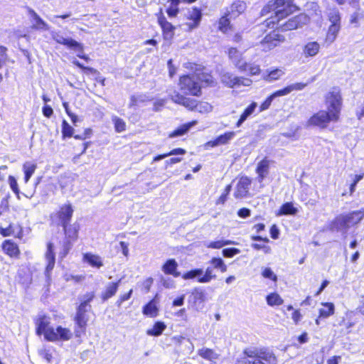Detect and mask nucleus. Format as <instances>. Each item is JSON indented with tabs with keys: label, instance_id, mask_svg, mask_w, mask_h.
<instances>
[{
	"label": "nucleus",
	"instance_id": "f257e3e1",
	"mask_svg": "<svg viewBox=\"0 0 364 364\" xmlns=\"http://www.w3.org/2000/svg\"><path fill=\"white\" fill-rule=\"evenodd\" d=\"M296 9V6L293 4L292 0H274L269 1L264 6L261 11V15L265 16L272 11L274 16H271L266 21L267 26L274 28L275 24H277L281 27L282 31H291L301 27L309 21L306 15L300 14L289 19L285 23H279L282 19L293 13Z\"/></svg>",
	"mask_w": 364,
	"mask_h": 364
},
{
	"label": "nucleus",
	"instance_id": "f03ea898",
	"mask_svg": "<svg viewBox=\"0 0 364 364\" xmlns=\"http://www.w3.org/2000/svg\"><path fill=\"white\" fill-rule=\"evenodd\" d=\"M236 364H278L272 351L266 348L249 347L237 358Z\"/></svg>",
	"mask_w": 364,
	"mask_h": 364
},
{
	"label": "nucleus",
	"instance_id": "7ed1b4c3",
	"mask_svg": "<svg viewBox=\"0 0 364 364\" xmlns=\"http://www.w3.org/2000/svg\"><path fill=\"white\" fill-rule=\"evenodd\" d=\"M364 218V208L337 216L331 224V228L346 233L350 226L358 224Z\"/></svg>",
	"mask_w": 364,
	"mask_h": 364
},
{
	"label": "nucleus",
	"instance_id": "20e7f679",
	"mask_svg": "<svg viewBox=\"0 0 364 364\" xmlns=\"http://www.w3.org/2000/svg\"><path fill=\"white\" fill-rule=\"evenodd\" d=\"M171 98L173 102L181 105L190 110H196L201 114H207L213 110V106L210 103L207 102H198L194 99L184 97L178 92H174Z\"/></svg>",
	"mask_w": 364,
	"mask_h": 364
},
{
	"label": "nucleus",
	"instance_id": "39448f33",
	"mask_svg": "<svg viewBox=\"0 0 364 364\" xmlns=\"http://www.w3.org/2000/svg\"><path fill=\"white\" fill-rule=\"evenodd\" d=\"M343 99L340 89L338 87H333L325 97L326 111L330 112L332 117H336L339 119Z\"/></svg>",
	"mask_w": 364,
	"mask_h": 364
},
{
	"label": "nucleus",
	"instance_id": "423d86ee",
	"mask_svg": "<svg viewBox=\"0 0 364 364\" xmlns=\"http://www.w3.org/2000/svg\"><path fill=\"white\" fill-rule=\"evenodd\" d=\"M194 77L188 75L180 77L179 87L182 92L194 96H198L200 94V87L198 82L194 80Z\"/></svg>",
	"mask_w": 364,
	"mask_h": 364
},
{
	"label": "nucleus",
	"instance_id": "0eeeda50",
	"mask_svg": "<svg viewBox=\"0 0 364 364\" xmlns=\"http://www.w3.org/2000/svg\"><path fill=\"white\" fill-rule=\"evenodd\" d=\"M338 121V119L336 117H332L331 114L328 111L321 110L310 117L308 124L324 129L327 127L330 122Z\"/></svg>",
	"mask_w": 364,
	"mask_h": 364
},
{
	"label": "nucleus",
	"instance_id": "6e6552de",
	"mask_svg": "<svg viewBox=\"0 0 364 364\" xmlns=\"http://www.w3.org/2000/svg\"><path fill=\"white\" fill-rule=\"evenodd\" d=\"M73 337V332L70 328L58 326L51 331H47L46 340L48 341H68Z\"/></svg>",
	"mask_w": 364,
	"mask_h": 364
},
{
	"label": "nucleus",
	"instance_id": "1a4fd4ad",
	"mask_svg": "<svg viewBox=\"0 0 364 364\" xmlns=\"http://www.w3.org/2000/svg\"><path fill=\"white\" fill-rule=\"evenodd\" d=\"M221 82L225 85L229 87H240V86H250L252 84V80L249 78L237 77L232 73L226 72L221 75Z\"/></svg>",
	"mask_w": 364,
	"mask_h": 364
},
{
	"label": "nucleus",
	"instance_id": "9d476101",
	"mask_svg": "<svg viewBox=\"0 0 364 364\" xmlns=\"http://www.w3.org/2000/svg\"><path fill=\"white\" fill-rule=\"evenodd\" d=\"M186 68L193 70L194 72L193 77H196L201 82H204L207 85H213L214 84L213 76L205 72L204 68H202L200 65L188 63Z\"/></svg>",
	"mask_w": 364,
	"mask_h": 364
},
{
	"label": "nucleus",
	"instance_id": "9b49d317",
	"mask_svg": "<svg viewBox=\"0 0 364 364\" xmlns=\"http://www.w3.org/2000/svg\"><path fill=\"white\" fill-rule=\"evenodd\" d=\"M228 57L240 72H245L247 70V63L243 60L242 53L237 48H229Z\"/></svg>",
	"mask_w": 364,
	"mask_h": 364
},
{
	"label": "nucleus",
	"instance_id": "f8f14e48",
	"mask_svg": "<svg viewBox=\"0 0 364 364\" xmlns=\"http://www.w3.org/2000/svg\"><path fill=\"white\" fill-rule=\"evenodd\" d=\"M53 39L59 44L64 45L73 50H82V45L70 38H65L60 32H52Z\"/></svg>",
	"mask_w": 364,
	"mask_h": 364
},
{
	"label": "nucleus",
	"instance_id": "ddd939ff",
	"mask_svg": "<svg viewBox=\"0 0 364 364\" xmlns=\"http://www.w3.org/2000/svg\"><path fill=\"white\" fill-rule=\"evenodd\" d=\"M284 37L277 33H270L260 42L261 48L264 52L269 51L277 47L279 42L284 41Z\"/></svg>",
	"mask_w": 364,
	"mask_h": 364
},
{
	"label": "nucleus",
	"instance_id": "4468645a",
	"mask_svg": "<svg viewBox=\"0 0 364 364\" xmlns=\"http://www.w3.org/2000/svg\"><path fill=\"white\" fill-rule=\"evenodd\" d=\"M250 185L251 180L248 177L243 176L240 178L236 186L234 196L236 198H242L247 196Z\"/></svg>",
	"mask_w": 364,
	"mask_h": 364
},
{
	"label": "nucleus",
	"instance_id": "2eb2a0df",
	"mask_svg": "<svg viewBox=\"0 0 364 364\" xmlns=\"http://www.w3.org/2000/svg\"><path fill=\"white\" fill-rule=\"evenodd\" d=\"M46 259L47 261V265L46 268V276L49 278L50 272L53 270L55 262V255L54 252V246L52 242H48L47 245V251L46 252Z\"/></svg>",
	"mask_w": 364,
	"mask_h": 364
},
{
	"label": "nucleus",
	"instance_id": "dca6fc26",
	"mask_svg": "<svg viewBox=\"0 0 364 364\" xmlns=\"http://www.w3.org/2000/svg\"><path fill=\"white\" fill-rule=\"evenodd\" d=\"M158 23L162 29L164 38H172L174 34L175 27L166 20V17L162 14L158 16Z\"/></svg>",
	"mask_w": 364,
	"mask_h": 364
},
{
	"label": "nucleus",
	"instance_id": "f3484780",
	"mask_svg": "<svg viewBox=\"0 0 364 364\" xmlns=\"http://www.w3.org/2000/svg\"><path fill=\"white\" fill-rule=\"evenodd\" d=\"M50 318L45 315L39 316L36 321V333L38 335L43 334L45 339H46L47 331H51L53 327L50 326Z\"/></svg>",
	"mask_w": 364,
	"mask_h": 364
},
{
	"label": "nucleus",
	"instance_id": "a211bd4d",
	"mask_svg": "<svg viewBox=\"0 0 364 364\" xmlns=\"http://www.w3.org/2000/svg\"><path fill=\"white\" fill-rule=\"evenodd\" d=\"M188 18L191 21V22L186 23L188 28L190 30L196 28L199 26L202 18L201 11L197 8L192 9L188 13Z\"/></svg>",
	"mask_w": 364,
	"mask_h": 364
},
{
	"label": "nucleus",
	"instance_id": "6ab92c4d",
	"mask_svg": "<svg viewBox=\"0 0 364 364\" xmlns=\"http://www.w3.org/2000/svg\"><path fill=\"white\" fill-rule=\"evenodd\" d=\"M73 213V209L70 203L63 205L57 214L60 225H63L65 224H68L72 218Z\"/></svg>",
	"mask_w": 364,
	"mask_h": 364
},
{
	"label": "nucleus",
	"instance_id": "aec40b11",
	"mask_svg": "<svg viewBox=\"0 0 364 364\" xmlns=\"http://www.w3.org/2000/svg\"><path fill=\"white\" fill-rule=\"evenodd\" d=\"M270 163L271 161L267 157L258 163L256 172L258 174L257 179L259 183H262L269 173Z\"/></svg>",
	"mask_w": 364,
	"mask_h": 364
},
{
	"label": "nucleus",
	"instance_id": "412c9836",
	"mask_svg": "<svg viewBox=\"0 0 364 364\" xmlns=\"http://www.w3.org/2000/svg\"><path fill=\"white\" fill-rule=\"evenodd\" d=\"M178 263L174 259H168L161 267V270L165 274H170L174 277H178L181 273L177 271Z\"/></svg>",
	"mask_w": 364,
	"mask_h": 364
},
{
	"label": "nucleus",
	"instance_id": "4be33fe9",
	"mask_svg": "<svg viewBox=\"0 0 364 364\" xmlns=\"http://www.w3.org/2000/svg\"><path fill=\"white\" fill-rule=\"evenodd\" d=\"M321 49L320 44L316 41H309L303 47V55L305 58L316 56Z\"/></svg>",
	"mask_w": 364,
	"mask_h": 364
},
{
	"label": "nucleus",
	"instance_id": "5701e85b",
	"mask_svg": "<svg viewBox=\"0 0 364 364\" xmlns=\"http://www.w3.org/2000/svg\"><path fill=\"white\" fill-rule=\"evenodd\" d=\"M198 354L203 359L208 360L211 364H215L219 359V354L208 348L199 349Z\"/></svg>",
	"mask_w": 364,
	"mask_h": 364
},
{
	"label": "nucleus",
	"instance_id": "b1692460",
	"mask_svg": "<svg viewBox=\"0 0 364 364\" xmlns=\"http://www.w3.org/2000/svg\"><path fill=\"white\" fill-rule=\"evenodd\" d=\"M246 4L242 1H235L230 7V10L228 11L227 16H230V18H236L240 14L243 13L246 9Z\"/></svg>",
	"mask_w": 364,
	"mask_h": 364
},
{
	"label": "nucleus",
	"instance_id": "393cba45",
	"mask_svg": "<svg viewBox=\"0 0 364 364\" xmlns=\"http://www.w3.org/2000/svg\"><path fill=\"white\" fill-rule=\"evenodd\" d=\"M29 14L33 19V28L36 30L48 31L49 26L32 9Z\"/></svg>",
	"mask_w": 364,
	"mask_h": 364
},
{
	"label": "nucleus",
	"instance_id": "a878e982",
	"mask_svg": "<svg viewBox=\"0 0 364 364\" xmlns=\"http://www.w3.org/2000/svg\"><path fill=\"white\" fill-rule=\"evenodd\" d=\"M196 120H193L192 122H190L188 123L184 124L177 129H176L174 131L170 132L168 134L169 138H174L178 137L184 135L186 133H187L191 128H192L193 126H195L197 124Z\"/></svg>",
	"mask_w": 364,
	"mask_h": 364
},
{
	"label": "nucleus",
	"instance_id": "bb28decb",
	"mask_svg": "<svg viewBox=\"0 0 364 364\" xmlns=\"http://www.w3.org/2000/svg\"><path fill=\"white\" fill-rule=\"evenodd\" d=\"M83 260L93 267L100 268L103 266L102 258L99 255L90 252L83 255Z\"/></svg>",
	"mask_w": 364,
	"mask_h": 364
},
{
	"label": "nucleus",
	"instance_id": "cd10ccee",
	"mask_svg": "<svg viewBox=\"0 0 364 364\" xmlns=\"http://www.w3.org/2000/svg\"><path fill=\"white\" fill-rule=\"evenodd\" d=\"M121 280L117 282L109 283L105 288V290L102 294V299L103 301H106L109 298L112 297L117 291Z\"/></svg>",
	"mask_w": 364,
	"mask_h": 364
},
{
	"label": "nucleus",
	"instance_id": "c85d7f7f",
	"mask_svg": "<svg viewBox=\"0 0 364 364\" xmlns=\"http://www.w3.org/2000/svg\"><path fill=\"white\" fill-rule=\"evenodd\" d=\"M88 306L80 304L78 307L77 308L76 315L75 317V321H77L80 326L84 324L85 323H87L88 318L86 316V312L90 309Z\"/></svg>",
	"mask_w": 364,
	"mask_h": 364
},
{
	"label": "nucleus",
	"instance_id": "c756f323",
	"mask_svg": "<svg viewBox=\"0 0 364 364\" xmlns=\"http://www.w3.org/2000/svg\"><path fill=\"white\" fill-rule=\"evenodd\" d=\"M297 213L298 209L294 206L293 203L291 202H287L280 207L276 215L277 216L287 215H295Z\"/></svg>",
	"mask_w": 364,
	"mask_h": 364
},
{
	"label": "nucleus",
	"instance_id": "7c9ffc66",
	"mask_svg": "<svg viewBox=\"0 0 364 364\" xmlns=\"http://www.w3.org/2000/svg\"><path fill=\"white\" fill-rule=\"evenodd\" d=\"M323 308L319 309V318H326L335 313V306L331 302L321 303Z\"/></svg>",
	"mask_w": 364,
	"mask_h": 364
},
{
	"label": "nucleus",
	"instance_id": "2f4dec72",
	"mask_svg": "<svg viewBox=\"0 0 364 364\" xmlns=\"http://www.w3.org/2000/svg\"><path fill=\"white\" fill-rule=\"evenodd\" d=\"M341 26H329L325 39L327 43L331 44L336 41L338 34L341 30Z\"/></svg>",
	"mask_w": 364,
	"mask_h": 364
},
{
	"label": "nucleus",
	"instance_id": "473e14b6",
	"mask_svg": "<svg viewBox=\"0 0 364 364\" xmlns=\"http://www.w3.org/2000/svg\"><path fill=\"white\" fill-rule=\"evenodd\" d=\"M37 165L31 161H26L23 164V171L24 173V181L28 182L32 175L36 171Z\"/></svg>",
	"mask_w": 364,
	"mask_h": 364
},
{
	"label": "nucleus",
	"instance_id": "72a5a7b5",
	"mask_svg": "<svg viewBox=\"0 0 364 364\" xmlns=\"http://www.w3.org/2000/svg\"><path fill=\"white\" fill-rule=\"evenodd\" d=\"M257 107V104L256 102L251 103L241 114L239 120L236 124V127H240L242 125V124L254 113Z\"/></svg>",
	"mask_w": 364,
	"mask_h": 364
},
{
	"label": "nucleus",
	"instance_id": "f704fd0d",
	"mask_svg": "<svg viewBox=\"0 0 364 364\" xmlns=\"http://www.w3.org/2000/svg\"><path fill=\"white\" fill-rule=\"evenodd\" d=\"M166 328V326L164 322L157 321L154 323L152 328L147 330L146 333L151 336H159L162 334Z\"/></svg>",
	"mask_w": 364,
	"mask_h": 364
},
{
	"label": "nucleus",
	"instance_id": "c9c22d12",
	"mask_svg": "<svg viewBox=\"0 0 364 364\" xmlns=\"http://www.w3.org/2000/svg\"><path fill=\"white\" fill-rule=\"evenodd\" d=\"M235 134L234 132H226L224 134H221L218 136L213 141H210V143L213 144V146H218L221 144H227L230 140L233 139Z\"/></svg>",
	"mask_w": 364,
	"mask_h": 364
},
{
	"label": "nucleus",
	"instance_id": "e433bc0d",
	"mask_svg": "<svg viewBox=\"0 0 364 364\" xmlns=\"http://www.w3.org/2000/svg\"><path fill=\"white\" fill-rule=\"evenodd\" d=\"M158 308L154 299L150 301L143 308V314L149 317H155L157 315Z\"/></svg>",
	"mask_w": 364,
	"mask_h": 364
},
{
	"label": "nucleus",
	"instance_id": "4c0bfd02",
	"mask_svg": "<svg viewBox=\"0 0 364 364\" xmlns=\"http://www.w3.org/2000/svg\"><path fill=\"white\" fill-rule=\"evenodd\" d=\"M267 72L268 73L265 76H264V80L269 82L279 80L282 76L284 75V70L279 68H276L271 71Z\"/></svg>",
	"mask_w": 364,
	"mask_h": 364
},
{
	"label": "nucleus",
	"instance_id": "58836bf2",
	"mask_svg": "<svg viewBox=\"0 0 364 364\" xmlns=\"http://www.w3.org/2000/svg\"><path fill=\"white\" fill-rule=\"evenodd\" d=\"M2 248L4 252L11 257L16 256L19 252L17 245L10 241H5Z\"/></svg>",
	"mask_w": 364,
	"mask_h": 364
},
{
	"label": "nucleus",
	"instance_id": "ea45409f",
	"mask_svg": "<svg viewBox=\"0 0 364 364\" xmlns=\"http://www.w3.org/2000/svg\"><path fill=\"white\" fill-rule=\"evenodd\" d=\"M328 18L331 22V25L341 26V15L338 10L336 8L329 9L328 12Z\"/></svg>",
	"mask_w": 364,
	"mask_h": 364
},
{
	"label": "nucleus",
	"instance_id": "a19ab883",
	"mask_svg": "<svg viewBox=\"0 0 364 364\" xmlns=\"http://www.w3.org/2000/svg\"><path fill=\"white\" fill-rule=\"evenodd\" d=\"M62 226L63 227L65 235L67 238L73 240L77 239L78 230L75 225H68V224H65Z\"/></svg>",
	"mask_w": 364,
	"mask_h": 364
},
{
	"label": "nucleus",
	"instance_id": "79ce46f5",
	"mask_svg": "<svg viewBox=\"0 0 364 364\" xmlns=\"http://www.w3.org/2000/svg\"><path fill=\"white\" fill-rule=\"evenodd\" d=\"M216 275L213 273V267H208L205 272H203V274L202 275V277L199 278L198 282L199 283H208L212 279H215Z\"/></svg>",
	"mask_w": 364,
	"mask_h": 364
},
{
	"label": "nucleus",
	"instance_id": "37998d69",
	"mask_svg": "<svg viewBox=\"0 0 364 364\" xmlns=\"http://www.w3.org/2000/svg\"><path fill=\"white\" fill-rule=\"evenodd\" d=\"M186 151L182 148L174 149L168 153L160 154V155L155 156L153 159V161L154 162L159 161L162 160L169 156L184 155V154H186Z\"/></svg>",
	"mask_w": 364,
	"mask_h": 364
},
{
	"label": "nucleus",
	"instance_id": "c03bdc74",
	"mask_svg": "<svg viewBox=\"0 0 364 364\" xmlns=\"http://www.w3.org/2000/svg\"><path fill=\"white\" fill-rule=\"evenodd\" d=\"M203 270L202 269H194L184 273L182 278L185 280L197 279L198 282L199 278L202 277Z\"/></svg>",
	"mask_w": 364,
	"mask_h": 364
},
{
	"label": "nucleus",
	"instance_id": "a18cd8bd",
	"mask_svg": "<svg viewBox=\"0 0 364 364\" xmlns=\"http://www.w3.org/2000/svg\"><path fill=\"white\" fill-rule=\"evenodd\" d=\"M209 263L213 269H218L223 273L227 271L228 267L221 258L213 257L210 260Z\"/></svg>",
	"mask_w": 364,
	"mask_h": 364
},
{
	"label": "nucleus",
	"instance_id": "49530a36",
	"mask_svg": "<svg viewBox=\"0 0 364 364\" xmlns=\"http://www.w3.org/2000/svg\"><path fill=\"white\" fill-rule=\"evenodd\" d=\"M267 302L269 306H279L283 303V299L277 293H272L267 296Z\"/></svg>",
	"mask_w": 364,
	"mask_h": 364
},
{
	"label": "nucleus",
	"instance_id": "de8ad7c7",
	"mask_svg": "<svg viewBox=\"0 0 364 364\" xmlns=\"http://www.w3.org/2000/svg\"><path fill=\"white\" fill-rule=\"evenodd\" d=\"M235 244V242L232 240H219L217 241L210 242L206 246L208 248L212 249H220L225 245Z\"/></svg>",
	"mask_w": 364,
	"mask_h": 364
},
{
	"label": "nucleus",
	"instance_id": "09e8293b",
	"mask_svg": "<svg viewBox=\"0 0 364 364\" xmlns=\"http://www.w3.org/2000/svg\"><path fill=\"white\" fill-rule=\"evenodd\" d=\"M112 122L117 132L120 133L126 129V124L123 119L114 116L112 117Z\"/></svg>",
	"mask_w": 364,
	"mask_h": 364
},
{
	"label": "nucleus",
	"instance_id": "8fccbe9b",
	"mask_svg": "<svg viewBox=\"0 0 364 364\" xmlns=\"http://www.w3.org/2000/svg\"><path fill=\"white\" fill-rule=\"evenodd\" d=\"M87 323L80 326L77 321H75L74 333L76 338H80L85 333Z\"/></svg>",
	"mask_w": 364,
	"mask_h": 364
},
{
	"label": "nucleus",
	"instance_id": "3c124183",
	"mask_svg": "<svg viewBox=\"0 0 364 364\" xmlns=\"http://www.w3.org/2000/svg\"><path fill=\"white\" fill-rule=\"evenodd\" d=\"M62 133L64 137H70L73 134V128L65 121H63Z\"/></svg>",
	"mask_w": 364,
	"mask_h": 364
},
{
	"label": "nucleus",
	"instance_id": "603ef678",
	"mask_svg": "<svg viewBox=\"0 0 364 364\" xmlns=\"http://www.w3.org/2000/svg\"><path fill=\"white\" fill-rule=\"evenodd\" d=\"M261 69L259 65L253 63H247V70L245 72H248L250 75H256L260 73Z\"/></svg>",
	"mask_w": 364,
	"mask_h": 364
},
{
	"label": "nucleus",
	"instance_id": "864d4df0",
	"mask_svg": "<svg viewBox=\"0 0 364 364\" xmlns=\"http://www.w3.org/2000/svg\"><path fill=\"white\" fill-rule=\"evenodd\" d=\"M161 283L166 289H173L176 287L175 281L168 277H161Z\"/></svg>",
	"mask_w": 364,
	"mask_h": 364
},
{
	"label": "nucleus",
	"instance_id": "5fc2aeb1",
	"mask_svg": "<svg viewBox=\"0 0 364 364\" xmlns=\"http://www.w3.org/2000/svg\"><path fill=\"white\" fill-rule=\"evenodd\" d=\"M228 16L227 14H225V16H222L219 20V29L223 32L227 31L230 24V21Z\"/></svg>",
	"mask_w": 364,
	"mask_h": 364
},
{
	"label": "nucleus",
	"instance_id": "6e6d98bb",
	"mask_svg": "<svg viewBox=\"0 0 364 364\" xmlns=\"http://www.w3.org/2000/svg\"><path fill=\"white\" fill-rule=\"evenodd\" d=\"M262 275L263 277L269 279L274 282H276L277 279V275L269 267H265L262 272Z\"/></svg>",
	"mask_w": 364,
	"mask_h": 364
},
{
	"label": "nucleus",
	"instance_id": "4d7b16f0",
	"mask_svg": "<svg viewBox=\"0 0 364 364\" xmlns=\"http://www.w3.org/2000/svg\"><path fill=\"white\" fill-rule=\"evenodd\" d=\"M240 252V250L237 248L235 247H230V248H225L223 250V255L225 257H232L235 255L239 254Z\"/></svg>",
	"mask_w": 364,
	"mask_h": 364
},
{
	"label": "nucleus",
	"instance_id": "13d9d810",
	"mask_svg": "<svg viewBox=\"0 0 364 364\" xmlns=\"http://www.w3.org/2000/svg\"><path fill=\"white\" fill-rule=\"evenodd\" d=\"M94 297H95V294L93 292L87 293L81 299L80 304H84V305L88 306L89 308H90L91 306L90 305V302L92 301Z\"/></svg>",
	"mask_w": 364,
	"mask_h": 364
},
{
	"label": "nucleus",
	"instance_id": "bf43d9fd",
	"mask_svg": "<svg viewBox=\"0 0 364 364\" xmlns=\"http://www.w3.org/2000/svg\"><path fill=\"white\" fill-rule=\"evenodd\" d=\"M230 191H231V186L230 185L227 186L224 190V192L222 193V195L218 199L216 203L217 204H223L226 201L227 196L230 193Z\"/></svg>",
	"mask_w": 364,
	"mask_h": 364
},
{
	"label": "nucleus",
	"instance_id": "052dcab7",
	"mask_svg": "<svg viewBox=\"0 0 364 364\" xmlns=\"http://www.w3.org/2000/svg\"><path fill=\"white\" fill-rule=\"evenodd\" d=\"M252 247L256 250H262L265 254L271 253L272 249L269 246L265 245H259L257 243L252 244Z\"/></svg>",
	"mask_w": 364,
	"mask_h": 364
},
{
	"label": "nucleus",
	"instance_id": "680f3d73",
	"mask_svg": "<svg viewBox=\"0 0 364 364\" xmlns=\"http://www.w3.org/2000/svg\"><path fill=\"white\" fill-rule=\"evenodd\" d=\"M9 186H10V188H11V190L16 194H18L19 193V189H18V183H17V181H16V178L14 176H10L9 177Z\"/></svg>",
	"mask_w": 364,
	"mask_h": 364
},
{
	"label": "nucleus",
	"instance_id": "e2e57ef3",
	"mask_svg": "<svg viewBox=\"0 0 364 364\" xmlns=\"http://www.w3.org/2000/svg\"><path fill=\"white\" fill-rule=\"evenodd\" d=\"M289 93H291V91H290V89L289 87V85L282 90H277L276 92H274V93H272L271 95L273 97V98H276V97H282V96H284V95H289Z\"/></svg>",
	"mask_w": 364,
	"mask_h": 364
},
{
	"label": "nucleus",
	"instance_id": "0e129e2a",
	"mask_svg": "<svg viewBox=\"0 0 364 364\" xmlns=\"http://www.w3.org/2000/svg\"><path fill=\"white\" fill-rule=\"evenodd\" d=\"M71 248V244L69 240L65 241L63 245V249L59 252V255L61 258H63L66 256V255L68 253L70 249Z\"/></svg>",
	"mask_w": 364,
	"mask_h": 364
},
{
	"label": "nucleus",
	"instance_id": "69168bd1",
	"mask_svg": "<svg viewBox=\"0 0 364 364\" xmlns=\"http://www.w3.org/2000/svg\"><path fill=\"white\" fill-rule=\"evenodd\" d=\"M7 48L4 46H0V68L6 62L7 60V55H6Z\"/></svg>",
	"mask_w": 364,
	"mask_h": 364
},
{
	"label": "nucleus",
	"instance_id": "338daca9",
	"mask_svg": "<svg viewBox=\"0 0 364 364\" xmlns=\"http://www.w3.org/2000/svg\"><path fill=\"white\" fill-rule=\"evenodd\" d=\"M274 98L272 95L269 96L266 100L260 105L259 112L267 109L271 105Z\"/></svg>",
	"mask_w": 364,
	"mask_h": 364
},
{
	"label": "nucleus",
	"instance_id": "774afa93",
	"mask_svg": "<svg viewBox=\"0 0 364 364\" xmlns=\"http://www.w3.org/2000/svg\"><path fill=\"white\" fill-rule=\"evenodd\" d=\"M39 353L42 358H43L48 363H50L52 360V354L49 350L43 349L39 351Z\"/></svg>",
	"mask_w": 364,
	"mask_h": 364
}]
</instances>
